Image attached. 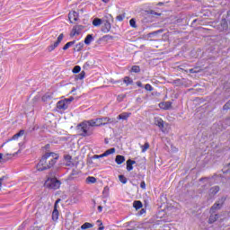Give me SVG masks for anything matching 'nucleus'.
I'll return each mask as SVG.
<instances>
[{
    "label": "nucleus",
    "instance_id": "1",
    "mask_svg": "<svg viewBox=\"0 0 230 230\" xmlns=\"http://www.w3.org/2000/svg\"><path fill=\"white\" fill-rule=\"evenodd\" d=\"M60 155L54 152H48L42 155L41 159L36 165L38 172H44L46 170H51L55 164H57Z\"/></svg>",
    "mask_w": 230,
    "mask_h": 230
},
{
    "label": "nucleus",
    "instance_id": "2",
    "mask_svg": "<svg viewBox=\"0 0 230 230\" xmlns=\"http://www.w3.org/2000/svg\"><path fill=\"white\" fill-rule=\"evenodd\" d=\"M93 127H100L98 125V119H93L80 123L77 125V130L79 131L80 136H84L85 137L87 136H93L94 132Z\"/></svg>",
    "mask_w": 230,
    "mask_h": 230
},
{
    "label": "nucleus",
    "instance_id": "3",
    "mask_svg": "<svg viewBox=\"0 0 230 230\" xmlns=\"http://www.w3.org/2000/svg\"><path fill=\"white\" fill-rule=\"evenodd\" d=\"M60 184H62V182H60L57 178H48L44 186L48 190H58L60 188Z\"/></svg>",
    "mask_w": 230,
    "mask_h": 230
},
{
    "label": "nucleus",
    "instance_id": "4",
    "mask_svg": "<svg viewBox=\"0 0 230 230\" xmlns=\"http://www.w3.org/2000/svg\"><path fill=\"white\" fill-rule=\"evenodd\" d=\"M73 100H75V97H69L68 99H64L62 101H59L57 103V108L59 109V111H66L69 107Z\"/></svg>",
    "mask_w": 230,
    "mask_h": 230
},
{
    "label": "nucleus",
    "instance_id": "5",
    "mask_svg": "<svg viewBox=\"0 0 230 230\" xmlns=\"http://www.w3.org/2000/svg\"><path fill=\"white\" fill-rule=\"evenodd\" d=\"M64 40V34H60L58 37V40L56 42H54V44L50 45L48 47V51L49 53H51V51H54L56 48H58L60 42H62V40Z\"/></svg>",
    "mask_w": 230,
    "mask_h": 230
},
{
    "label": "nucleus",
    "instance_id": "6",
    "mask_svg": "<svg viewBox=\"0 0 230 230\" xmlns=\"http://www.w3.org/2000/svg\"><path fill=\"white\" fill-rule=\"evenodd\" d=\"M224 202H226V198L221 199V203L216 202L210 208V213H215L217 209H220L222 206H224Z\"/></svg>",
    "mask_w": 230,
    "mask_h": 230
},
{
    "label": "nucleus",
    "instance_id": "7",
    "mask_svg": "<svg viewBox=\"0 0 230 230\" xmlns=\"http://www.w3.org/2000/svg\"><path fill=\"white\" fill-rule=\"evenodd\" d=\"M63 160L66 166H73L75 164H73V156H71V155H65Z\"/></svg>",
    "mask_w": 230,
    "mask_h": 230
},
{
    "label": "nucleus",
    "instance_id": "8",
    "mask_svg": "<svg viewBox=\"0 0 230 230\" xmlns=\"http://www.w3.org/2000/svg\"><path fill=\"white\" fill-rule=\"evenodd\" d=\"M228 28L227 20L222 19L220 24L218 25L219 31H226Z\"/></svg>",
    "mask_w": 230,
    "mask_h": 230
},
{
    "label": "nucleus",
    "instance_id": "9",
    "mask_svg": "<svg viewBox=\"0 0 230 230\" xmlns=\"http://www.w3.org/2000/svg\"><path fill=\"white\" fill-rule=\"evenodd\" d=\"M82 30H84V25H75L74 26L73 28V33L72 35L75 36V35H80V33H82Z\"/></svg>",
    "mask_w": 230,
    "mask_h": 230
},
{
    "label": "nucleus",
    "instance_id": "10",
    "mask_svg": "<svg viewBox=\"0 0 230 230\" xmlns=\"http://www.w3.org/2000/svg\"><path fill=\"white\" fill-rule=\"evenodd\" d=\"M102 22H103V26H102V31H103V33H109V31H111V22H106L105 20H102Z\"/></svg>",
    "mask_w": 230,
    "mask_h": 230
},
{
    "label": "nucleus",
    "instance_id": "11",
    "mask_svg": "<svg viewBox=\"0 0 230 230\" xmlns=\"http://www.w3.org/2000/svg\"><path fill=\"white\" fill-rule=\"evenodd\" d=\"M155 124L159 127L162 132H164V121L162 119H155Z\"/></svg>",
    "mask_w": 230,
    "mask_h": 230
},
{
    "label": "nucleus",
    "instance_id": "12",
    "mask_svg": "<svg viewBox=\"0 0 230 230\" xmlns=\"http://www.w3.org/2000/svg\"><path fill=\"white\" fill-rule=\"evenodd\" d=\"M126 164H127V171L128 172H132L134 170V166L133 164H136V161L132 160V159H128L127 162H126Z\"/></svg>",
    "mask_w": 230,
    "mask_h": 230
},
{
    "label": "nucleus",
    "instance_id": "13",
    "mask_svg": "<svg viewBox=\"0 0 230 230\" xmlns=\"http://www.w3.org/2000/svg\"><path fill=\"white\" fill-rule=\"evenodd\" d=\"M129 116H132V113L122 112L117 117V119H123L124 121H127V119H128Z\"/></svg>",
    "mask_w": 230,
    "mask_h": 230
},
{
    "label": "nucleus",
    "instance_id": "14",
    "mask_svg": "<svg viewBox=\"0 0 230 230\" xmlns=\"http://www.w3.org/2000/svg\"><path fill=\"white\" fill-rule=\"evenodd\" d=\"M58 217H60V213L58 212V208L54 207L52 211V220L53 222H57L58 220Z\"/></svg>",
    "mask_w": 230,
    "mask_h": 230
},
{
    "label": "nucleus",
    "instance_id": "15",
    "mask_svg": "<svg viewBox=\"0 0 230 230\" xmlns=\"http://www.w3.org/2000/svg\"><path fill=\"white\" fill-rule=\"evenodd\" d=\"M68 19H69L70 22H73V20L75 22L78 21V13H76L75 11L73 13H69Z\"/></svg>",
    "mask_w": 230,
    "mask_h": 230
},
{
    "label": "nucleus",
    "instance_id": "16",
    "mask_svg": "<svg viewBox=\"0 0 230 230\" xmlns=\"http://www.w3.org/2000/svg\"><path fill=\"white\" fill-rule=\"evenodd\" d=\"M15 155H17V153L4 155V163H6L8 161H12V159H13L15 157Z\"/></svg>",
    "mask_w": 230,
    "mask_h": 230
},
{
    "label": "nucleus",
    "instance_id": "17",
    "mask_svg": "<svg viewBox=\"0 0 230 230\" xmlns=\"http://www.w3.org/2000/svg\"><path fill=\"white\" fill-rule=\"evenodd\" d=\"M213 134H218L219 132H222V126L219 124H214L212 126Z\"/></svg>",
    "mask_w": 230,
    "mask_h": 230
},
{
    "label": "nucleus",
    "instance_id": "18",
    "mask_svg": "<svg viewBox=\"0 0 230 230\" xmlns=\"http://www.w3.org/2000/svg\"><path fill=\"white\" fill-rule=\"evenodd\" d=\"M160 107L161 109H164V111H168L172 107V102H162L160 103Z\"/></svg>",
    "mask_w": 230,
    "mask_h": 230
},
{
    "label": "nucleus",
    "instance_id": "19",
    "mask_svg": "<svg viewBox=\"0 0 230 230\" xmlns=\"http://www.w3.org/2000/svg\"><path fill=\"white\" fill-rule=\"evenodd\" d=\"M99 127L107 125V117L97 118Z\"/></svg>",
    "mask_w": 230,
    "mask_h": 230
},
{
    "label": "nucleus",
    "instance_id": "20",
    "mask_svg": "<svg viewBox=\"0 0 230 230\" xmlns=\"http://www.w3.org/2000/svg\"><path fill=\"white\" fill-rule=\"evenodd\" d=\"M115 163L118 164H123V163H125V156L118 155L115 158Z\"/></svg>",
    "mask_w": 230,
    "mask_h": 230
},
{
    "label": "nucleus",
    "instance_id": "21",
    "mask_svg": "<svg viewBox=\"0 0 230 230\" xmlns=\"http://www.w3.org/2000/svg\"><path fill=\"white\" fill-rule=\"evenodd\" d=\"M93 40H94L93 34H88L84 39V44H86V46H89Z\"/></svg>",
    "mask_w": 230,
    "mask_h": 230
},
{
    "label": "nucleus",
    "instance_id": "22",
    "mask_svg": "<svg viewBox=\"0 0 230 230\" xmlns=\"http://www.w3.org/2000/svg\"><path fill=\"white\" fill-rule=\"evenodd\" d=\"M86 184H96V177L88 176L85 180Z\"/></svg>",
    "mask_w": 230,
    "mask_h": 230
},
{
    "label": "nucleus",
    "instance_id": "23",
    "mask_svg": "<svg viewBox=\"0 0 230 230\" xmlns=\"http://www.w3.org/2000/svg\"><path fill=\"white\" fill-rule=\"evenodd\" d=\"M116 123H118V119H116L115 118L106 117V125H116Z\"/></svg>",
    "mask_w": 230,
    "mask_h": 230
},
{
    "label": "nucleus",
    "instance_id": "24",
    "mask_svg": "<svg viewBox=\"0 0 230 230\" xmlns=\"http://www.w3.org/2000/svg\"><path fill=\"white\" fill-rule=\"evenodd\" d=\"M25 131L24 129H21L18 133H16L15 135L13 136L12 139H19V137H22V136H24Z\"/></svg>",
    "mask_w": 230,
    "mask_h": 230
},
{
    "label": "nucleus",
    "instance_id": "25",
    "mask_svg": "<svg viewBox=\"0 0 230 230\" xmlns=\"http://www.w3.org/2000/svg\"><path fill=\"white\" fill-rule=\"evenodd\" d=\"M218 220V215L217 214H211L208 219V224H215V221Z\"/></svg>",
    "mask_w": 230,
    "mask_h": 230
},
{
    "label": "nucleus",
    "instance_id": "26",
    "mask_svg": "<svg viewBox=\"0 0 230 230\" xmlns=\"http://www.w3.org/2000/svg\"><path fill=\"white\" fill-rule=\"evenodd\" d=\"M133 208H135V209H141V208H143V202H141L139 200L134 201Z\"/></svg>",
    "mask_w": 230,
    "mask_h": 230
},
{
    "label": "nucleus",
    "instance_id": "27",
    "mask_svg": "<svg viewBox=\"0 0 230 230\" xmlns=\"http://www.w3.org/2000/svg\"><path fill=\"white\" fill-rule=\"evenodd\" d=\"M102 22H103V20H102L100 18H95L93 21V26H102Z\"/></svg>",
    "mask_w": 230,
    "mask_h": 230
},
{
    "label": "nucleus",
    "instance_id": "28",
    "mask_svg": "<svg viewBox=\"0 0 230 230\" xmlns=\"http://www.w3.org/2000/svg\"><path fill=\"white\" fill-rule=\"evenodd\" d=\"M123 82L126 85H132V84H134V81L128 76H125Z\"/></svg>",
    "mask_w": 230,
    "mask_h": 230
},
{
    "label": "nucleus",
    "instance_id": "29",
    "mask_svg": "<svg viewBox=\"0 0 230 230\" xmlns=\"http://www.w3.org/2000/svg\"><path fill=\"white\" fill-rule=\"evenodd\" d=\"M75 42H76L75 40L67 42V43L63 47L64 51L69 49V48H71V46H75Z\"/></svg>",
    "mask_w": 230,
    "mask_h": 230
},
{
    "label": "nucleus",
    "instance_id": "30",
    "mask_svg": "<svg viewBox=\"0 0 230 230\" xmlns=\"http://www.w3.org/2000/svg\"><path fill=\"white\" fill-rule=\"evenodd\" d=\"M60 140L62 141V143H65L67 145L71 143V141H73V138L71 137H63L60 138Z\"/></svg>",
    "mask_w": 230,
    "mask_h": 230
},
{
    "label": "nucleus",
    "instance_id": "31",
    "mask_svg": "<svg viewBox=\"0 0 230 230\" xmlns=\"http://www.w3.org/2000/svg\"><path fill=\"white\" fill-rule=\"evenodd\" d=\"M218 191H220V187H218V186H215L210 189V193L212 195H217V193H218Z\"/></svg>",
    "mask_w": 230,
    "mask_h": 230
},
{
    "label": "nucleus",
    "instance_id": "32",
    "mask_svg": "<svg viewBox=\"0 0 230 230\" xmlns=\"http://www.w3.org/2000/svg\"><path fill=\"white\" fill-rule=\"evenodd\" d=\"M114 152H116V148H110L103 153V155L107 157V155H111V154H114Z\"/></svg>",
    "mask_w": 230,
    "mask_h": 230
},
{
    "label": "nucleus",
    "instance_id": "33",
    "mask_svg": "<svg viewBox=\"0 0 230 230\" xmlns=\"http://www.w3.org/2000/svg\"><path fill=\"white\" fill-rule=\"evenodd\" d=\"M131 73H141V67L139 66H133L130 70Z\"/></svg>",
    "mask_w": 230,
    "mask_h": 230
},
{
    "label": "nucleus",
    "instance_id": "34",
    "mask_svg": "<svg viewBox=\"0 0 230 230\" xmlns=\"http://www.w3.org/2000/svg\"><path fill=\"white\" fill-rule=\"evenodd\" d=\"M91 227H93V224L87 222L81 226V229L83 230L91 229Z\"/></svg>",
    "mask_w": 230,
    "mask_h": 230
},
{
    "label": "nucleus",
    "instance_id": "35",
    "mask_svg": "<svg viewBox=\"0 0 230 230\" xmlns=\"http://www.w3.org/2000/svg\"><path fill=\"white\" fill-rule=\"evenodd\" d=\"M85 78V72L82 71L79 75H75V80H84Z\"/></svg>",
    "mask_w": 230,
    "mask_h": 230
},
{
    "label": "nucleus",
    "instance_id": "36",
    "mask_svg": "<svg viewBox=\"0 0 230 230\" xmlns=\"http://www.w3.org/2000/svg\"><path fill=\"white\" fill-rule=\"evenodd\" d=\"M172 84L174 85H177L178 87H181V85H184V83H182V80H181V79L173 80Z\"/></svg>",
    "mask_w": 230,
    "mask_h": 230
},
{
    "label": "nucleus",
    "instance_id": "37",
    "mask_svg": "<svg viewBox=\"0 0 230 230\" xmlns=\"http://www.w3.org/2000/svg\"><path fill=\"white\" fill-rule=\"evenodd\" d=\"M84 49V43H78L75 45V49H74V51H80L81 49Z\"/></svg>",
    "mask_w": 230,
    "mask_h": 230
},
{
    "label": "nucleus",
    "instance_id": "38",
    "mask_svg": "<svg viewBox=\"0 0 230 230\" xmlns=\"http://www.w3.org/2000/svg\"><path fill=\"white\" fill-rule=\"evenodd\" d=\"M103 21H106L107 22H112L113 18L111 14H106L105 17L103 18Z\"/></svg>",
    "mask_w": 230,
    "mask_h": 230
},
{
    "label": "nucleus",
    "instance_id": "39",
    "mask_svg": "<svg viewBox=\"0 0 230 230\" xmlns=\"http://www.w3.org/2000/svg\"><path fill=\"white\" fill-rule=\"evenodd\" d=\"M119 180L122 184H127L128 180L124 175H119Z\"/></svg>",
    "mask_w": 230,
    "mask_h": 230
},
{
    "label": "nucleus",
    "instance_id": "40",
    "mask_svg": "<svg viewBox=\"0 0 230 230\" xmlns=\"http://www.w3.org/2000/svg\"><path fill=\"white\" fill-rule=\"evenodd\" d=\"M163 31H164V30L161 29V30H158V31L150 32V33L148 34V37H153V35H159V33H163Z\"/></svg>",
    "mask_w": 230,
    "mask_h": 230
},
{
    "label": "nucleus",
    "instance_id": "41",
    "mask_svg": "<svg viewBox=\"0 0 230 230\" xmlns=\"http://www.w3.org/2000/svg\"><path fill=\"white\" fill-rule=\"evenodd\" d=\"M49 100H51V95H49V93H46L42 96V102H48Z\"/></svg>",
    "mask_w": 230,
    "mask_h": 230
},
{
    "label": "nucleus",
    "instance_id": "42",
    "mask_svg": "<svg viewBox=\"0 0 230 230\" xmlns=\"http://www.w3.org/2000/svg\"><path fill=\"white\" fill-rule=\"evenodd\" d=\"M129 24H130L131 28H137V25L136 24V20L134 18H132L129 21Z\"/></svg>",
    "mask_w": 230,
    "mask_h": 230
},
{
    "label": "nucleus",
    "instance_id": "43",
    "mask_svg": "<svg viewBox=\"0 0 230 230\" xmlns=\"http://www.w3.org/2000/svg\"><path fill=\"white\" fill-rule=\"evenodd\" d=\"M230 110V100L223 106V111Z\"/></svg>",
    "mask_w": 230,
    "mask_h": 230
},
{
    "label": "nucleus",
    "instance_id": "44",
    "mask_svg": "<svg viewBox=\"0 0 230 230\" xmlns=\"http://www.w3.org/2000/svg\"><path fill=\"white\" fill-rule=\"evenodd\" d=\"M81 70H82V68L80 67V66H74L72 72L76 74V73H78Z\"/></svg>",
    "mask_w": 230,
    "mask_h": 230
},
{
    "label": "nucleus",
    "instance_id": "45",
    "mask_svg": "<svg viewBox=\"0 0 230 230\" xmlns=\"http://www.w3.org/2000/svg\"><path fill=\"white\" fill-rule=\"evenodd\" d=\"M117 21H119V22H121V21H123L125 19V14H119L116 17Z\"/></svg>",
    "mask_w": 230,
    "mask_h": 230
},
{
    "label": "nucleus",
    "instance_id": "46",
    "mask_svg": "<svg viewBox=\"0 0 230 230\" xmlns=\"http://www.w3.org/2000/svg\"><path fill=\"white\" fill-rule=\"evenodd\" d=\"M103 157H105V155H103V154H102V155H94L92 157V159H102V158H103Z\"/></svg>",
    "mask_w": 230,
    "mask_h": 230
},
{
    "label": "nucleus",
    "instance_id": "47",
    "mask_svg": "<svg viewBox=\"0 0 230 230\" xmlns=\"http://www.w3.org/2000/svg\"><path fill=\"white\" fill-rule=\"evenodd\" d=\"M150 148V145H144L141 146L142 152H146Z\"/></svg>",
    "mask_w": 230,
    "mask_h": 230
},
{
    "label": "nucleus",
    "instance_id": "48",
    "mask_svg": "<svg viewBox=\"0 0 230 230\" xmlns=\"http://www.w3.org/2000/svg\"><path fill=\"white\" fill-rule=\"evenodd\" d=\"M146 91H154V87L150 85V84H147L145 85Z\"/></svg>",
    "mask_w": 230,
    "mask_h": 230
},
{
    "label": "nucleus",
    "instance_id": "49",
    "mask_svg": "<svg viewBox=\"0 0 230 230\" xmlns=\"http://www.w3.org/2000/svg\"><path fill=\"white\" fill-rule=\"evenodd\" d=\"M125 98H127V95L120 94L118 96L117 100H118V102H121L122 100H125Z\"/></svg>",
    "mask_w": 230,
    "mask_h": 230
},
{
    "label": "nucleus",
    "instance_id": "50",
    "mask_svg": "<svg viewBox=\"0 0 230 230\" xmlns=\"http://www.w3.org/2000/svg\"><path fill=\"white\" fill-rule=\"evenodd\" d=\"M224 124H225L226 127H230V117H229V118H226V119L224 120Z\"/></svg>",
    "mask_w": 230,
    "mask_h": 230
},
{
    "label": "nucleus",
    "instance_id": "51",
    "mask_svg": "<svg viewBox=\"0 0 230 230\" xmlns=\"http://www.w3.org/2000/svg\"><path fill=\"white\" fill-rule=\"evenodd\" d=\"M140 188H142V190H146V183L145 182V181H141Z\"/></svg>",
    "mask_w": 230,
    "mask_h": 230
},
{
    "label": "nucleus",
    "instance_id": "52",
    "mask_svg": "<svg viewBox=\"0 0 230 230\" xmlns=\"http://www.w3.org/2000/svg\"><path fill=\"white\" fill-rule=\"evenodd\" d=\"M0 163L2 164L5 163L3 153H0Z\"/></svg>",
    "mask_w": 230,
    "mask_h": 230
},
{
    "label": "nucleus",
    "instance_id": "53",
    "mask_svg": "<svg viewBox=\"0 0 230 230\" xmlns=\"http://www.w3.org/2000/svg\"><path fill=\"white\" fill-rule=\"evenodd\" d=\"M145 213H146V209L141 208V210L139 211L138 215H139V216L145 215Z\"/></svg>",
    "mask_w": 230,
    "mask_h": 230
},
{
    "label": "nucleus",
    "instance_id": "54",
    "mask_svg": "<svg viewBox=\"0 0 230 230\" xmlns=\"http://www.w3.org/2000/svg\"><path fill=\"white\" fill-rule=\"evenodd\" d=\"M60 199H58L54 204V208H58V203L60 202Z\"/></svg>",
    "mask_w": 230,
    "mask_h": 230
},
{
    "label": "nucleus",
    "instance_id": "55",
    "mask_svg": "<svg viewBox=\"0 0 230 230\" xmlns=\"http://www.w3.org/2000/svg\"><path fill=\"white\" fill-rule=\"evenodd\" d=\"M151 15H161V13H156L155 11H150Z\"/></svg>",
    "mask_w": 230,
    "mask_h": 230
},
{
    "label": "nucleus",
    "instance_id": "56",
    "mask_svg": "<svg viewBox=\"0 0 230 230\" xmlns=\"http://www.w3.org/2000/svg\"><path fill=\"white\" fill-rule=\"evenodd\" d=\"M137 87H143V83H141V81H137Z\"/></svg>",
    "mask_w": 230,
    "mask_h": 230
},
{
    "label": "nucleus",
    "instance_id": "57",
    "mask_svg": "<svg viewBox=\"0 0 230 230\" xmlns=\"http://www.w3.org/2000/svg\"><path fill=\"white\" fill-rule=\"evenodd\" d=\"M97 209H98L99 213H102V211H103V207L99 206V207L97 208Z\"/></svg>",
    "mask_w": 230,
    "mask_h": 230
},
{
    "label": "nucleus",
    "instance_id": "58",
    "mask_svg": "<svg viewBox=\"0 0 230 230\" xmlns=\"http://www.w3.org/2000/svg\"><path fill=\"white\" fill-rule=\"evenodd\" d=\"M3 181H4V177L0 178V190L1 186H3Z\"/></svg>",
    "mask_w": 230,
    "mask_h": 230
},
{
    "label": "nucleus",
    "instance_id": "59",
    "mask_svg": "<svg viewBox=\"0 0 230 230\" xmlns=\"http://www.w3.org/2000/svg\"><path fill=\"white\" fill-rule=\"evenodd\" d=\"M189 73H197V70H195V68H190V70H189Z\"/></svg>",
    "mask_w": 230,
    "mask_h": 230
},
{
    "label": "nucleus",
    "instance_id": "60",
    "mask_svg": "<svg viewBox=\"0 0 230 230\" xmlns=\"http://www.w3.org/2000/svg\"><path fill=\"white\" fill-rule=\"evenodd\" d=\"M89 62H86L84 65V67L85 68V67H89Z\"/></svg>",
    "mask_w": 230,
    "mask_h": 230
},
{
    "label": "nucleus",
    "instance_id": "61",
    "mask_svg": "<svg viewBox=\"0 0 230 230\" xmlns=\"http://www.w3.org/2000/svg\"><path fill=\"white\" fill-rule=\"evenodd\" d=\"M104 143H105L106 145H109V138H105V139H104Z\"/></svg>",
    "mask_w": 230,
    "mask_h": 230
},
{
    "label": "nucleus",
    "instance_id": "62",
    "mask_svg": "<svg viewBox=\"0 0 230 230\" xmlns=\"http://www.w3.org/2000/svg\"><path fill=\"white\" fill-rule=\"evenodd\" d=\"M163 4H164L163 2H159V3L157 4V6H163Z\"/></svg>",
    "mask_w": 230,
    "mask_h": 230
},
{
    "label": "nucleus",
    "instance_id": "63",
    "mask_svg": "<svg viewBox=\"0 0 230 230\" xmlns=\"http://www.w3.org/2000/svg\"><path fill=\"white\" fill-rule=\"evenodd\" d=\"M103 229H105L104 226H100V227L98 228V230H103Z\"/></svg>",
    "mask_w": 230,
    "mask_h": 230
},
{
    "label": "nucleus",
    "instance_id": "64",
    "mask_svg": "<svg viewBox=\"0 0 230 230\" xmlns=\"http://www.w3.org/2000/svg\"><path fill=\"white\" fill-rule=\"evenodd\" d=\"M75 91H76V88H72L71 93H75Z\"/></svg>",
    "mask_w": 230,
    "mask_h": 230
}]
</instances>
